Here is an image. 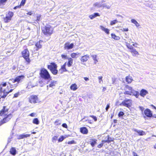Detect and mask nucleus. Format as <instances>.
<instances>
[{
  "instance_id": "nucleus-7",
  "label": "nucleus",
  "mask_w": 156,
  "mask_h": 156,
  "mask_svg": "<svg viewBox=\"0 0 156 156\" xmlns=\"http://www.w3.org/2000/svg\"><path fill=\"white\" fill-rule=\"evenodd\" d=\"M29 102L31 104H35L40 102L37 95H32L28 98Z\"/></svg>"
},
{
  "instance_id": "nucleus-62",
  "label": "nucleus",
  "mask_w": 156,
  "mask_h": 156,
  "mask_svg": "<svg viewBox=\"0 0 156 156\" xmlns=\"http://www.w3.org/2000/svg\"><path fill=\"white\" fill-rule=\"evenodd\" d=\"M150 106L152 107L153 108L156 110V107L153 105H151Z\"/></svg>"
},
{
  "instance_id": "nucleus-18",
  "label": "nucleus",
  "mask_w": 156,
  "mask_h": 156,
  "mask_svg": "<svg viewBox=\"0 0 156 156\" xmlns=\"http://www.w3.org/2000/svg\"><path fill=\"white\" fill-rule=\"evenodd\" d=\"M30 136V134H22L19 135L17 137V139L18 140H20L23 139L24 138H26L28 137H29Z\"/></svg>"
},
{
  "instance_id": "nucleus-40",
  "label": "nucleus",
  "mask_w": 156,
  "mask_h": 156,
  "mask_svg": "<svg viewBox=\"0 0 156 156\" xmlns=\"http://www.w3.org/2000/svg\"><path fill=\"white\" fill-rule=\"evenodd\" d=\"M26 0H22L21 2L20 5L21 6H23L24 5Z\"/></svg>"
},
{
  "instance_id": "nucleus-30",
  "label": "nucleus",
  "mask_w": 156,
  "mask_h": 156,
  "mask_svg": "<svg viewBox=\"0 0 156 156\" xmlns=\"http://www.w3.org/2000/svg\"><path fill=\"white\" fill-rule=\"evenodd\" d=\"M66 62L62 66L60 69L62 72H64L67 71L66 68Z\"/></svg>"
},
{
  "instance_id": "nucleus-11",
  "label": "nucleus",
  "mask_w": 156,
  "mask_h": 156,
  "mask_svg": "<svg viewBox=\"0 0 156 156\" xmlns=\"http://www.w3.org/2000/svg\"><path fill=\"white\" fill-rule=\"evenodd\" d=\"M13 12L12 11H9L7 14H6V16L4 17L3 20L5 23H8L10 21L12 17L13 16Z\"/></svg>"
},
{
  "instance_id": "nucleus-54",
  "label": "nucleus",
  "mask_w": 156,
  "mask_h": 156,
  "mask_svg": "<svg viewBox=\"0 0 156 156\" xmlns=\"http://www.w3.org/2000/svg\"><path fill=\"white\" fill-rule=\"evenodd\" d=\"M62 126L64 128H67V125L65 123H63L62 124Z\"/></svg>"
},
{
  "instance_id": "nucleus-28",
  "label": "nucleus",
  "mask_w": 156,
  "mask_h": 156,
  "mask_svg": "<svg viewBox=\"0 0 156 156\" xmlns=\"http://www.w3.org/2000/svg\"><path fill=\"white\" fill-rule=\"evenodd\" d=\"M112 38L115 40H119L120 39V37L119 36H117L115 34L112 33L111 34Z\"/></svg>"
},
{
  "instance_id": "nucleus-63",
  "label": "nucleus",
  "mask_w": 156,
  "mask_h": 156,
  "mask_svg": "<svg viewBox=\"0 0 156 156\" xmlns=\"http://www.w3.org/2000/svg\"><path fill=\"white\" fill-rule=\"evenodd\" d=\"M88 122L90 124H92V122H91V120H88Z\"/></svg>"
},
{
  "instance_id": "nucleus-39",
  "label": "nucleus",
  "mask_w": 156,
  "mask_h": 156,
  "mask_svg": "<svg viewBox=\"0 0 156 156\" xmlns=\"http://www.w3.org/2000/svg\"><path fill=\"white\" fill-rule=\"evenodd\" d=\"M41 15H39L38 16H36V21L37 22H38L41 19Z\"/></svg>"
},
{
  "instance_id": "nucleus-23",
  "label": "nucleus",
  "mask_w": 156,
  "mask_h": 156,
  "mask_svg": "<svg viewBox=\"0 0 156 156\" xmlns=\"http://www.w3.org/2000/svg\"><path fill=\"white\" fill-rule=\"evenodd\" d=\"M97 140L95 138L90 139V144L92 147H94L96 144Z\"/></svg>"
},
{
  "instance_id": "nucleus-9",
  "label": "nucleus",
  "mask_w": 156,
  "mask_h": 156,
  "mask_svg": "<svg viewBox=\"0 0 156 156\" xmlns=\"http://www.w3.org/2000/svg\"><path fill=\"white\" fill-rule=\"evenodd\" d=\"M132 101L130 99H126L124 100L120 104V106H123L129 108L132 105Z\"/></svg>"
},
{
  "instance_id": "nucleus-43",
  "label": "nucleus",
  "mask_w": 156,
  "mask_h": 156,
  "mask_svg": "<svg viewBox=\"0 0 156 156\" xmlns=\"http://www.w3.org/2000/svg\"><path fill=\"white\" fill-rule=\"evenodd\" d=\"M90 117L93 118L94 121L96 122L97 121V119L96 116L93 115H90Z\"/></svg>"
},
{
  "instance_id": "nucleus-41",
  "label": "nucleus",
  "mask_w": 156,
  "mask_h": 156,
  "mask_svg": "<svg viewBox=\"0 0 156 156\" xmlns=\"http://www.w3.org/2000/svg\"><path fill=\"white\" fill-rule=\"evenodd\" d=\"M73 59L71 58H69V66H72L73 63Z\"/></svg>"
},
{
  "instance_id": "nucleus-6",
  "label": "nucleus",
  "mask_w": 156,
  "mask_h": 156,
  "mask_svg": "<svg viewBox=\"0 0 156 156\" xmlns=\"http://www.w3.org/2000/svg\"><path fill=\"white\" fill-rule=\"evenodd\" d=\"M2 117H3V118L0 120V126L3 124L9 122L13 117V115L11 113L8 115H4Z\"/></svg>"
},
{
  "instance_id": "nucleus-21",
  "label": "nucleus",
  "mask_w": 156,
  "mask_h": 156,
  "mask_svg": "<svg viewBox=\"0 0 156 156\" xmlns=\"http://www.w3.org/2000/svg\"><path fill=\"white\" fill-rule=\"evenodd\" d=\"M7 85V83L6 82H2V83L0 84V94L2 95V94L3 93V94L4 89L3 90L2 87H5Z\"/></svg>"
},
{
  "instance_id": "nucleus-52",
  "label": "nucleus",
  "mask_w": 156,
  "mask_h": 156,
  "mask_svg": "<svg viewBox=\"0 0 156 156\" xmlns=\"http://www.w3.org/2000/svg\"><path fill=\"white\" fill-rule=\"evenodd\" d=\"M7 0H0V4H2L5 2Z\"/></svg>"
},
{
  "instance_id": "nucleus-44",
  "label": "nucleus",
  "mask_w": 156,
  "mask_h": 156,
  "mask_svg": "<svg viewBox=\"0 0 156 156\" xmlns=\"http://www.w3.org/2000/svg\"><path fill=\"white\" fill-rule=\"evenodd\" d=\"M65 137L63 136H61L58 139V141L59 142H61L64 139Z\"/></svg>"
},
{
  "instance_id": "nucleus-25",
  "label": "nucleus",
  "mask_w": 156,
  "mask_h": 156,
  "mask_svg": "<svg viewBox=\"0 0 156 156\" xmlns=\"http://www.w3.org/2000/svg\"><path fill=\"white\" fill-rule=\"evenodd\" d=\"M9 153L11 154L15 155L16 153V151L15 148L14 147H11L10 149Z\"/></svg>"
},
{
  "instance_id": "nucleus-59",
  "label": "nucleus",
  "mask_w": 156,
  "mask_h": 156,
  "mask_svg": "<svg viewBox=\"0 0 156 156\" xmlns=\"http://www.w3.org/2000/svg\"><path fill=\"white\" fill-rule=\"evenodd\" d=\"M129 30L128 28H124L122 30V31L124 32L128 31Z\"/></svg>"
},
{
  "instance_id": "nucleus-38",
  "label": "nucleus",
  "mask_w": 156,
  "mask_h": 156,
  "mask_svg": "<svg viewBox=\"0 0 156 156\" xmlns=\"http://www.w3.org/2000/svg\"><path fill=\"white\" fill-rule=\"evenodd\" d=\"M118 21L116 20H114L111 21L110 23V25H113L118 22Z\"/></svg>"
},
{
  "instance_id": "nucleus-1",
  "label": "nucleus",
  "mask_w": 156,
  "mask_h": 156,
  "mask_svg": "<svg viewBox=\"0 0 156 156\" xmlns=\"http://www.w3.org/2000/svg\"><path fill=\"white\" fill-rule=\"evenodd\" d=\"M42 33L46 36H51L53 33L54 28L49 24H46L41 29Z\"/></svg>"
},
{
  "instance_id": "nucleus-56",
  "label": "nucleus",
  "mask_w": 156,
  "mask_h": 156,
  "mask_svg": "<svg viewBox=\"0 0 156 156\" xmlns=\"http://www.w3.org/2000/svg\"><path fill=\"white\" fill-rule=\"evenodd\" d=\"M109 107H110L109 104H108V105H107L106 107L105 108V109H106V111H107Z\"/></svg>"
},
{
  "instance_id": "nucleus-3",
  "label": "nucleus",
  "mask_w": 156,
  "mask_h": 156,
  "mask_svg": "<svg viewBox=\"0 0 156 156\" xmlns=\"http://www.w3.org/2000/svg\"><path fill=\"white\" fill-rule=\"evenodd\" d=\"M39 75L41 78L45 80L51 79V77L49 72L44 68H42L40 69Z\"/></svg>"
},
{
  "instance_id": "nucleus-14",
  "label": "nucleus",
  "mask_w": 156,
  "mask_h": 156,
  "mask_svg": "<svg viewBox=\"0 0 156 156\" xmlns=\"http://www.w3.org/2000/svg\"><path fill=\"white\" fill-rule=\"evenodd\" d=\"M25 78V76L24 75H21L17 76L14 80L13 83H14L17 82L18 83L22 82Z\"/></svg>"
},
{
  "instance_id": "nucleus-20",
  "label": "nucleus",
  "mask_w": 156,
  "mask_h": 156,
  "mask_svg": "<svg viewBox=\"0 0 156 156\" xmlns=\"http://www.w3.org/2000/svg\"><path fill=\"white\" fill-rule=\"evenodd\" d=\"M13 89H10L9 90H8V91H6V89H4L2 97L6 98L10 93H11L13 91Z\"/></svg>"
},
{
  "instance_id": "nucleus-48",
  "label": "nucleus",
  "mask_w": 156,
  "mask_h": 156,
  "mask_svg": "<svg viewBox=\"0 0 156 156\" xmlns=\"http://www.w3.org/2000/svg\"><path fill=\"white\" fill-rule=\"evenodd\" d=\"M29 115L31 117H35V116H37L36 114L34 112L30 114Z\"/></svg>"
},
{
  "instance_id": "nucleus-4",
  "label": "nucleus",
  "mask_w": 156,
  "mask_h": 156,
  "mask_svg": "<svg viewBox=\"0 0 156 156\" xmlns=\"http://www.w3.org/2000/svg\"><path fill=\"white\" fill-rule=\"evenodd\" d=\"M23 48L25 49L21 52L22 56L25 60L26 64L28 65L31 61L30 58V52L26 46H24Z\"/></svg>"
},
{
  "instance_id": "nucleus-33",
  "label": "nucleus",
  "mask_w": 156,
  "mask_h": 156,
  "mask_svg": "<svg viewBox=\"0 0 156 156\" xmlns=\"http://www.w3.org/2000/svg\"><path fill=\"white\" fill-rule=\"evenodd\" d=\"M33 123L36 125H38L39 124V121L37 118H35L33 120Z\"/></svg>"
},
{
  "instance_id": "nucleus-26",
  "label": "nucleus",
  "mask_w": 156,
  "mask_h": 156,
  "mask_svg": "<svg viewBox=\"0 0 156 156\" xmlns=\"http://www.w3.org/2000/svg\"><path fill=\"white\" fill-rule=\"evenodd\" d=\"M100 28L101 30L104 31L107 34H109V30L108 28H105L102 26H100Z\"/></svg>"
},
{
  "instance_id": "nucleus-10",
  "label": "nucleus",
  "mask_w": 156,
  "mask_h": 156,
  "mask_svg": "<svg viewBox=\"0 0 156 156\" xmlns=\"http://www.w3.org/2000/svg\"><path fill=\"white\" fill-rule=\"evenodd\" d=\"M144 113L146 117L156 118V114L153 115L152 112L149 108H146L144 111Z\"/></svg>"
},
{
  "instance_id": "nucleus-53",
  "label": "nucleus",
  "mask_w": 156,
  "mask_h": 156,
  "mask_svg": "<svg viewBox=\"0 0 156 156\" xmlns=\"http://www.w3.org/2000/svg\"><path fill=\"white\" fill-rule=\"evenodd\" d=\"M64 48L65 49H68V43H66L65 45Z\"/></svg>"
},
{
  "instance_id": "nucleus-49",
  "label": "nucleus",
  "mask_w": 156,
  "mask_h": 156,
  "mask_svg": "<svg viewBox=\"0 0 156 156\" xmlns=\"http://www.w3.org/2000/svg\"><path fill=\"white\" fill-rule=\"evenodd\" d=\"M76 142L74 140H72L69 142V144H76Z\"/></svg>"
},
{
  "instance_id": "nucleus-50",
  "label": "nucleus",
  "mask_w": 156,
  "mask_h": 156,
  "mask_svg": "<svg viewBox=\"0 0 156 156\" xmlns=\"http://www.w3.org/2000/svg\"><path fill=\"white\" fill-rule=\"evenodd\" d=\"M63 59H66L67 58V55H61Z\"/></svg>"
},
{
  "instance_id": "nucleus-46",
  "label": "nucleus",
  "mask_w": 156,
  "mask_h": 156,
  "mask_svg": "<svg viewBox=\"0 0 156 156\" xmlns=\"http://www.w3.org/2000/svg\"><path fill=\"white\" fill-rule=\"evenodd\" d=\"M124 113L122 112H120L118 114V116L119 117H120L124 115Z\"/></svg>"
},
{
  "instance_id": "nucleus-45",
  "label": "nucleus",
  "mask_w": 156,
  "mask_h": 156,
  "mask_svg": "<svg viewBox=\"0 0 156 156\" xmlns=\"http://www.w3.org/2000/svg\"><path fill=\"white\" fill-rule=\"evenodd\" d=\"M58 138V136H54L52 138V140L53 142L55 141Z\"/></svg>"
},
{
  "instance_id": "nucleus-55",
  "label": "nucleus",
  "mask_w": 156,
  "mask_h": 156,
  "mask_svg": "<svg viewBox=\"0 0 156 156\" xmlns=\"http://www.w3.org/2000/svg\"><path fill=\"white\" fill-rule=\"evenodd\" d=\"M21 8V6L19 5L16 6L14 7L13 8V9H16L17 8Z\"/></svg>"
},
{
  "instance_id": "nucleus-60",
  "label": "nucleus",
  "mask_w": 156,
  "mask_h": 156,
  "mask_svg": "<svg viewBox=\"0 0 156 156\" xmlns=\"http://www.w3.org/2000/svg\"><path fill=\"white\" fill-rule=\"evenodd\" d=\"M139 108L142 112L144 110V108L143 107L140 106L139 107Z\"/></svg>"
},
{
  "instance_id": "nucleus-5",
  "label": "nucleus",
  "mask_w": 156,
  "mask_h": 156,
  "mask_svg": "<svg viewBox=\"0 0 156 156\" xmlns=\"http://www.w3.org/2000/svg\"><path fill=\"white\" fill-rule=\"evenodd\" d=\"M48 69L54 75H56L58 74L57 65L54 62H52L47 65Z\"/></svg>"
},
{
  "instance_id": "nucleus-51",
  "label": "nucleus",
  "mask_w": 156,
  "mask_h": 156,
  "mask_svg": "<svg viewBox=\"0 0 156 156\" xmlns=\"http://www.w3.org/2000/svg\"><path fill=\"white\" fill-rule=\"evenodd\" d=\"M74 46L73 44V43H71L69 45V49H72L73 48Z\"/></svg>"
},
{
  "instance_id": "nucleus-64",
  "label": "nucleus",
  "mask_w": 156,
  "mask_h": 156,
  "mask_svg": "<svg viewBox=\"0 0 156 156\" xmlns=\"http://www.w3.org/2000/svg\"><path fill=\"white\" fill-rule=\"evenodd\" d=\"M106 90V87H103L102 89V91L104 92Z\"/></svg>"
},
{
  "instance_id": "nucleus-2",
  "label": "nucleus",
  "mask_w": 156,
  "mask_h": 156,
  "mask_svg": "<svg viewBox=\"0 0 156 156\" xmlns=\"http://www.w3.org/2000/svg\"><path fill=\"white\" fill-rule=\"evenodd\" d=\"M125 88L126 89H128L129 90H126L124 92V94L125 95H129L134 96L136 98H138L139 94L138 91H135L133 88L129 86L128 85H126Z\"/></svg>"
},
{
  "instance_id": "nucleus-61",
  "label": "nucleus",
  "mask_w": 156,
  "mask_h": 156,
  "mask_svg": "<svg viewBox=\"0 0 156 156\" xmlns=\"http://www.w3.org/2000/svg\"><path fill=\"white\" fill-rule=\"evenodd\" d=\"M83 78L86 81H87L89 80V78L87 77H84Z\"/></svg>"
},
{
  "instance_id": "nucleus-34",
  "label": "nucleus",
  "mask_w": 156,
  "mask_h": 156,
  "mask_svg": "<svg viewBox=\"0 0 156 156\" xmlns=\"http://www.w3.org/2000/svg\"><path fill=\"white\" fill-rule=\"evenodd\" d=\"M91 57H92L93 60L94 61V63L95 64L98 62V60L97 59V55H92Z\"/></svg>"
},
{
  "instance_id": "nucleus-22",
  "label": "nucleus",
  "mask_w": 156,
  "mask_h": 156,
  "mask_svg": "<svg viewBox=\"0 0 156 156\" xmlns=\"http://www.w3.org/2000/svg\"><path fill=\"white\" fill-rule=\"evenodd\" d=\"M125 80L126 81L128 84L130 83L133 80V79L132 77L131 76L129 75L126 77Z\"/></svg>"
},
{
  "instance_id": "nucleus-58",
  "label": "nucleus",
  "mask_w": 156,
  "mask_h": 156,
  "mask_svg": "<svg viewBox=\"0 0 156 156\" xmlns=\"http://www.w3.org/2000/svg\"><path fill=\"white\" fill-rule=\"evenodd\" d=\"M133 156H139L138 155H137V154L134 151L133 152Z\"/></svg>"
},
{
  "instance_id": "nucleus-37",
  "label": "nucleus",
  "mask_w": 156,
  "mask_h": 156,
  "mask_svg": "<svg viewBox=\"0 0 156 156\" xmlns=\"http://www.w3.org/2000/svg\"><path fill=\"white\" fill-rule=\"evenodd\" d=\"M20 95V93L19 92H18L17 93L14 94L13 98H17Z\"/></svg>"
},
{
  "instance_id": "nucleus-31",
  "label": "nucleus",
  "mask_w": 156,
  "mask_h": 156,
  "mask_svg": "<svg viewBox=\"0 0 156 156\" xmlns=\"http://www.w3.org/2000/svg\"><path fill=\"white\" fill-rule=\"evenodd\" d=\"M79 54L78 53H73L71 54V56L73 58H76L78 57V55Z\"/></svg>"
},
{
  "instance_id": "nucleus-17",
  "label": "nucleus",
  "mask_w": 156,
  "mask_h": 156,
  "mask_svg": "<svg viewBox=\"0 0 156 156\" xmlns=\"http://www.w3.org/2000/svg\"><path fill=\"white\" fill-rule=\"evenodd\" d=\"M89 58V55L87 54L85 55L82 56L80 59V61L82 62H86L88 60Z\"/></svg>"
},
{
  "instance_id": "nucleus-8",
  "label": "nucleus",
  "mask_w": 156,
  "mask_h": 156,
  "mask_svg": "<svg viewBox=\"0 0 156 156\" xmlns=\"http://www.w3.org/2000/svg\"><path fill=\"white\" fill-rule=\"evenodd\" d=\"M126 46L127 48L130 50V52L133 56H136L139 55L138 52L132 46H130L129 43L126 42Z\"/></svg>"
},
{
  "instance_id": "nucleus-47",
  "label": "nucleus",
  "mask_w": 156,
  "mask_h": 156,
  "mask_svg": "<svg viewBox=\"0 0 156 156\" xmlns=\"http://www.w3.org/2000/svg\"><path fill=\"white\" fill-rule=\"evenodd\" d=\"M102 76H100L98 77V79H99V82L100 83L101 82H103V80Z\"/></svg>"
},
{
  "instance_id": "nucleus-27",
  "label": "nucleus",
  "mask_w": 156,
  "mask_h": 156,
  "mask_svg": "<svg viewBox=\"0 0 156 156\" xmlns=\"http://www.w3.org/2000/svg\"><path fill=\"white\" fill-rule=\"evenodd\" d=\"M100 15L98 13H94V14L89 16V17L91 19H93L94 18L97 17L99 16Z\"/></svg>"
},
{
  "instance_id": "nucleus-57",
  "label": "nucleus",
  "mask_w": 156,
  "mask_h": 156,
  "mask_svg": "<svg viewBox=\"0 0 156 156\" xmlns=\"http://www.w3.org/2000/svg\"><path fill=\"white\" fill-rule=\"evenodd\" d=\"M32 13L31 11H30L27 13V14L29 16H31L32 15Z\"/></svg>"
},
{
  "instance_id": "nucleus-42",
  "label": "nucleus",
  "mask_w": 156,
  "mask_h": 156,
  "mask_svg": "<svg viewBox=\"0 0 156 156\" xmlns=\"http://www.w3.org/2000/svg\"><path fill=\"white\" fill-rule=\"evenodd\" d=\"M105 143V142H102V140L101 141V143L99 144L97 146L98 147V148H101L103 145Z\"/></svg>"
},
{
  "instance_id": "nucleus-36",
  "label": "nucleus",
  "mask_w": 156,
  "mask_h": 156,
  "mask_svg": "<svg viewBox=\"0 0 156 156\" xmlns=\"http://www.w3.org/2000/svg\"><path fill=\"white\" fill-rule=\"evenodd\" d=\"M54 124L56 126H58L60 125L61 124V122L59 119H57L56 120Z\"/></svg>"
},
{
  "instance_id": "nucleus-35",
  "label": "nucleus",
  "mask_w": 156,
  "mask_h": 156,
  "mask_svg": "<svg viewBox=\"0 0 156 156\" xmlns=\"http://www.w3.org/2000/svg\"><path fill=\"white\" fill-rule=\"evenodd\" d=\"M137 132L140 136L145 135L146 134L145 132L143 130L139 131H137Z\"/></svg>"
},
{
  "instance_id": "nucleus-24",
  "label": "nucleus",
  "mask_w": 156,
  "mask_h": 156,
  "mask_svg": "<svg viewBox=\"0 0 156 156\" xmlns=\"http://www.w3.org/2000/svg\"><path fill=\"white\" fill-rule=\"evenodd\" d=\"M107 140H102V142H105V143H109L111 142H113L114 141V139L113 138H112L110 137L109 135L107 136Z\"/></svg>"
},
{
  "instance_id": "nucleus-29",
  "label": "nucleus",
  "mask_w": 156,
  "mask_h": 156,
  "mask_svg": "<svg viewBox=\"0 0 156 156\" xmlns=\"http://www.w3.org/2000/svg\"><path fill=\"white\" fill-rule=\"evenodd\" d=\"M70 88L73 90H75L77 89V86L76 84H73L71 86Z\"/></svg>"
},
{
  "instance_id": "nucleus-19",
  "label": "nucleus",
  "mask_w": 156,
  "mask_h": 156,
  "mask_svg": "<svg viewBox=\"0 0 156 156\" xmlns=\"http://www.w3.org/2000/svg\"><path fill=\"white\" fill-rule=\"evenodd\" d=\"M80 132L83 134H86L88 133V130L85 127H82L80 128Z\"/></svg>"
},
{
  "instance_id": "nucleus-12",
  "label": "nucleus",
  "mask_w": 156,
  "mask_h": 156,
  "mask_svg": "<svg viewBox=\"0 0 156 156\" xmlns=\"http://www.w3.org/2000/svg\"><path fill=\"white\" fill-rule=\"evenodd\" d=\"M9 108L6 106H3L0 110V116H2L4 115H8L9 113Z\"/></svg>"
},
{
  "instance_id": "nucleus-15",
  "label": "nucleus",
  "mask_w": 156,
  "mask_h": 156,
  "mask_svg": "<svg viewBox=\"0 0 156 156\" xmlns=\"http://www.w3.org/2000/svg\"><path fill=\"white\" fill-rule=\"evenodd\" d=\"M148 91L144 89H142L140 91L139 95L141 97L144 98L145 96L148 94Z\"/></svg>"
},
{
  "instance_id": "nucleus-13",
  "label": "nucleus",
  "mask_w": 156,
  "mask_h": 156,
  "mask_svg": "<svg viewBox=\"0 0 156 156\" xmlns=\"http://www.w3.org/2000/svg\"><path fill=\"white\" fill-rule=\"evenodd\" d=\"M43 42V41L39 40L35 43V48L34 51H37L42 48V43Z\"/></svg>"
},
{
  "instance_id": "nucleus-16",
  "label": "nucleus",
  "mask_w": 156,
  "mask_h": 156,
  "mask_svg": "<svg viewBox=\"0 0 156 156\" xmlns=\"http://www.w3.org/2000/svg\"><path fill=\"white\" fill-rule=\"evenodd\" d=\"M57 82L55 80H51L50 83L47 86L48 89L49 87L54 88L56 84H57Z\"/></svg>"
},
{
  "instance_id": "nucleus-32",
  "label": "nucleus",
  "mask_w": 156,
  "mask_h": 156,
  "mask_svg": "<svg viewBox=\"0 0 156 156\" xmlns=\"http://www.w3.org/2000/svg\"><path fill=\"white\" fill-rule=\"evenodd\" d=\"M131 22L134 24L137 27H138L140 26L139 24L134 19H131Z\"/></svg>"
}]
</instances>
